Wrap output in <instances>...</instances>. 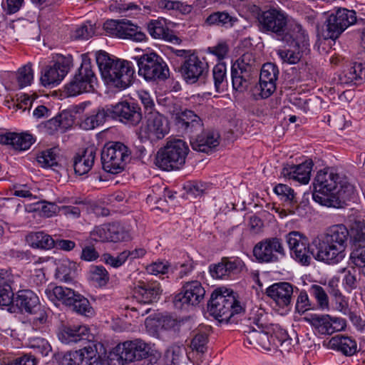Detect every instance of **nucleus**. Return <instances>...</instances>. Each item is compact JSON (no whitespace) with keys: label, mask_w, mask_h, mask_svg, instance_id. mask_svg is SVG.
<instances>
[{"label":"nucleus","mask_w":365,"mask_h":365,"mask_svg":"<svg viewBox=\"0 0 365 365\" xmlns=\"http://www.w3.org/2000/svg\"><path fill=\"white\" fill-rule=\"evenodd\" d=\"M210 314L220 322H227L233 315L242 311L232 291L219 288L215 289L207 304Z\"/></svg>","instance_id":"nucleus-1"},{"label":"nucleus","mask_w":365,"mask_h":365,"mask_svg":"<svg viewBox=\"0 0 365 365\" xmlns=\"http://www.w3.org/2000/svg\"><path fill=\"white\" fill-rule=\"evenodd\" d=\"M189 152L187 144L181 139H173L158 150L155 165L162 170H178L185 163Z\"/></svg>","instance_id":"nucleus-2"},{"label":"nucleus","mask_w":365,"mask_h":365,"mask_svg":"<svg viewBox=\"0 0 365 365\" xmlns=\"http://www.w3.org/2000/svg\"><path fill=\"white\" fill-rule=\"evenodd\" d=\"M131 151L123 143L115 142L106 144L101 152V161L105 171L119 173L130 160Z\"/></svg>","instance_id":"nucleus-3"},{"label":"nucleus","mask_w":365,"mask_h":365,"mask_svg":"<svg viewBox=\"0 0 365 365\" xmlns=\"http://www.w3.org/2000/svg\"><path fill=\"white\" fill-rule=\"evenodd\" d=\"M131 58L137 62L139 75L147 81L165 80L169 76L167 63L156 53L150 52Z\"/></svg>","instance_id":"nucleus-4"},{"label":"nucleus","mask_w":365,"mask_h":365,"mask_svg":"<svg viewBox=\"0 0 365 365\" xmlns=\"http://www.w3.org/2000/svg\"><path fill=\"white\" fill-rule=\"evenodd\" d=\"M97 78L93 70L91 60L83 58L81 65L73 78L65 86V92L68 96H76L94 91Z\"/></svg>","instance_id":"nucleus-5"},{"label":"nucleus","mask_w":365,"mask_h":365,"mask_svg":"<svg viewBox=\"0 0 365 365\" xmlns=\"http://www.w3.org/2000/svg\"><path fill=\"white\" fill-rule=\"evenodd\" d=\"M103 29L109 36L123 40L143 42L147 39L141 28L126 19L108 20L103 24Z\"/></svg>","instance_id":"nucleus-6"},{"label":"nucleus","mask_w":365,"mask_h":365,"mask_svg":"<svg viewBox=\"0 0 365 365\" xmlns=\"http://www.w3.org/2000/svg\"><path fill=\"white\" fill-rule=\"evenodd\" d=\"M289 16L283 10L274 7L258 14L259 30L264 34H274L279 40L287 27Z\"/></svg>","instance_id":"nucleus-7"},{"label":"nucleus","mask_w":365,"mask_h":365,"mask_svg":"<svg viewBox=\"0 0 365 365\" xmlns=\"http://www.w3.org/2000/svg\"><path fill=\"white\" fill-rule=\"evenodd\" d=\"M146 122L138 131V137L142 142L155 143L165 138L170 131L168 119L158 112L146 114Z\"/></svg>","instance_id":"nucleus-8"},{"label":"nucleus","mask_w":365,"mask_h":365,"mask_svg":"<svg viewBox=\"0 0 365 365\" xmlns=\"http://www.w3.org/2000/svg\"><path fill=\"white\" fill-rule=\"evenodd\" d=\"M252 320V325L249 330L245 331L247 333L246 340L250 344L264 350H271L272 343H274L270 335L271 331H274V327L264 322L262 313L258 314Z\"/></svg>","instance_id":"nucleus-9"},{"label":"nucleus","mask_w":365,"mask_h":365,"mask_svg":"<svg viewBox=\"0 0 365 365\" xmlns=\"http://www.w3.org/2000/svg\"><path fill=\"white\" fill-rule=\"evenodd\" d=\"M312 246L313 257L317 260L327 264H337L346 256L345 250L341 246L334 244L322 235L313 240Z\"/></svg>","instance_id":"nucleus-10"},{"label":"nucleus","mask_w":365,"mask_h":365,"mask_svg":"<svg viewBox=\"0 0 365 365\" xmlns=\"http://www.w3.org/2000/svg\"><path fill=\"white\" fill-rule=\"evenodd\" d=\"M356 21L355 11L346 9H339L330 14L325 22L324 36L325 38L336 39L349 26Z\"/></svg>","instance_id":"nucleus-11"},{"label":"nucleus","mask_w":365,"mask_h":365,"mask_svg":"<svg viewBox=\"0 0 365 365\" xmlns=\"http://www.w3.org/2000/svg\"><path fill=\"white\" fill-rule=\"evenodd\" d=\"M253 255L260 262H276L285 256L282 240L276 237L265 238L253 248Z\"/></svg>","instance_id":"nucleus-12"},{"label":"nucleus","mask_w":365,"mask_h":365,"mask_svg":"<svg viewBox=\"0 0 365 365\" xmlns=\"http://www.w3.org/2000/svg\"><path fill=\"white\" fill-rule=\"evenodd\" d=\"M340 177L332 171L326 170L317 173L314 182L313 199L322 205L326 206L333 191L337 189Z\"/></svg>","instance_id":"nucleus-13"},{"label":"nucleus","mask_w":365,"mask_h":365,"mask_svg":"<svg viewBox=\"0 0 365 365\" xmlns=\"http://www.w3.org/2000/svg\"><path fill=\"white\" fill-rule=\"evenodd\" d=\"M279 74L278 67L275 64L264 63L261 68L259 83L252 89L254 98L258 100L271 96L276 91Z\"/></svg>","instance_id":"nucleus-14"},{"label":"nucleus","mask_w":365,"mask_h":365,"mask_svg":"<svg viewBox=\"0 0 365 365\" xmlns=\"http://www.w3.org/2000/svg\"><path fill=\"white\" fill-rule=\"evenodd\" d=\"M205 290L198 281L186 282L175 296L173 304L178 309L195 307L204 299Z\"/></svg>","instance_id":"nucleus-15"},{"label":"nucleus","mask_w":365,"mask_h":365,"mask_svg":"<svg viewBox=\"0 0 365 365\" xmlns=\"http://www.w3.org/2000/svg\"><path fill=\"white\" fill-rule=\"evenodd\" d=\"M72 64L71 56H61L52 66H46L41 72V83L45 87L59 84L68 73Z\"/></svg>","instance_id":"nucleus-16"},{"label":"nucleus","mask_w":365,"mask_h":365,"mask_svg":"<svg viewBox=\"0 0 365 365\" xmlns=\"http://www.w3.org/2000/svg\"><path fill=\"white\" fill-rule=\"evenodd\" d=\"M134 73L135 71L130 62L117 59L113 68L110 69L106 81L110 86L123 90L130 86Z\"/></svg>","instance_id":"nucleus-17"},{"label":"nucleus","mask_w":365,"mask_h":365,"mask_svg":"<svg viewBox=\"0 0 365 365\" xmlns=\"http://www.w3.org/2000/svg\"><path fill=\"white\" fill-rule=\"evenodd\" d=\"M150 351V345L140 339L126 341L116 346L119 358L129 362L146 358Z\"/></svg>","instance_id":"nucleus-18"},{"label":"nucleus","mask_w":365,"mask_h":365,"mask_svg":"<svg viewBox=\"0 0 365 365\" xmlns=\"http://www.w3.org/2000/svg\"><path fill=\"white\" fill-rule=\"evenodd\" d=\"M286 239L293 258L303 265H308L312 251H309L307 238L299 232L293 231L287 235Z\"/></svg>","instance_id":"nucleus-19"},{"label":"nucleus","mask_w":365,"mask_h":365,"mask_svg":"<svg viewBox=\"0 0 365 365\" xmlns=\"http://www.w3.org/2000/svg\"><path fill=\"white\" fill-rule=\"evenodd\" d=\"M279 40L294 46L302 51H305L309 45L308 34L302 25L296 21H288L287 27Z\"/></svg>","instance_id":"nucleus-20"},{"label":"nucleus","mask_w":365,"mask_h":365,"mask_svg":"<svg viewBox=\"0 0 365 365\" xmlns=\"http://www.w3.org/2000/svg\"><path fill=\"white\" fill-rule=\"evenodd\" d=\"M108 112L109 116L118 118L120 121L125 123L137 125L142 120L140 108L126 101L120 102L111 108H108Z\"/></svg>","instance_id":"nucleus-21"},{"label":"nucleus","mask_w":365,"mask_h":365,"mask_svg":"<svg viewBox=\"0 0 365 365\" xmlns=\"http://www.w3.org/2000/svg\"><path fill=\"white\" fill-rule=\"evenodd\" d=\"M208 71L207 63L196 55H190L181 66L180 72L187 83H195Z\"/></svg>","instance_id":"nucleus-22"},{"label":"nucleus","mask_w":365,"mask_h":365,"mask_svg":"<svg viewBox=\"0 0 365 365\" xmlns=\"http://www.w3.org/2000/svg\"><path fill=\"white\" fill-rule=\"evenodd\" d=\"M57 336L63 344H72L89 340L90 329L85 325L63 324L58 328Z\"/></svg>","instance_id":"nucleus-23"},{"label":"nucleus","mask_w":365,"mask_h":365,"mask_svg":"<svg viewBox=\"0 0 365 365\" xmlns=\"http://www.w3.org/2000/svg\"><path fill=\"white\" fill-rule=\"evenodd\" d=\"M162 292L160 284L157 282L150 283L139 282L135 286L133 294L140 303L152 304L160 299Z\"/></svg>","instance_id":"nucleus-24"},{"label":"nucleus","mask_w":365,"mask_h":365,"mask_svg":"<svg viewBox=\"0 0 365 365\" xmlns=\"http://www.w3.org/2000/svg\"><path fill=\"white\" fill-rule=\"evenodd\" d=\"M175 122L179 130L189 135L201 130L203 127L201 118L192 110L187 109L177 113Z\"/></svg>","instance_id":"nucleus-25"},{"label":"nucleus","mask_w":365,"mask_h":365,"mask_svg":"<svg viewBox=\"0 0 365 365\" xmlns=\"http://www.w3.org/2000/svg\"><path fill=\"white\" fill-rule=\"evenodd\" d=\"M309 323L321 334L331 335L335 331L344 329V320L331 318L329 315H312L308 319Z\"/></svg>","instance_id":"nucleus-26"},{"label":"nucleus","mask_w":365,"mask_h":365,"mask_svg":"<svg viewBox=\"0 0 365 365\" xmlns=\"http://www.w3.org/2000/svg\"><path fill=\"white\" fill-rule=\"evenodd\" d=\"M265 293L277 305L284 308L291 304L293 286L289 282L274 283L266 289Z\"/></svg>","instance_id":"nucleus-27"},{"label":"nucleus","mask_w":365,"mask_h":365,"mask_svg":"<svg viewBox=\"0 0 365 365\" xmlns=\"http://www.w3.org/2000/svg\"><path fill=\"white\" fill-rule=\"evenodd\" d=\"M313 162L311 160L295 165H285L282 170V175L284 178L292 179L302 184H307L310 180Z\"/></svg>","instance_id":"nucleus-28"},{"label":"nucleus","mask_w":365,"mask_h":365,"mask_svg":"<svg viewBox=\"0 0 365 365\" xmlns=\"http://www.w3.org/2000/svg\"><path fill=\"white\" fill-rule=\"evenodd\" d=\"M96 153L97 148L90 145L76 153L73 158L75 173L79 175L88 173L94 165Z\"/></svg>","instance_id":"nucleus-29"},{"label":"nucleus","mask_w":365,"mask_h":365,"mask_svg":"<svg viewBox=\"0 0 365 365\" xmlns=\"http://www.w3.org/2000/svg\"><path fill=\"white\" fill-rule=\"evenodd\" d=\"M245 264L240 258H222L221 262L210 269L211 274L217 279H224L242 271Z\"/></svg>","instance_id":"nucleus-30"},{"label":"nucleus","mask_w":365,"mask_h":365,"mask_svg":"<svg viewBox=\"0 0 365 365\" xmlns=\"http://www.w3.org/2000/svg\"><path fill=\"white\" fill-rule=\"evenodd\" d=\"M354 186L346 180H339L337 189L332 192L331 195L327 202V207L339 208L342 207L354 195Z\"/></svg>","instance_id":"nucleus-31"},{"label":"nucleus","mask_w":365,"mask_h":365,"mask_svg":"<svg viewBox=\"0 0 365 365\" xmlns=\"http://www.w3.org/2000/svg\"><path fill=\"white\" fill-rule=\"evenodd\" d=\"M193 150L208 153L220 143V135L213 130L204 131L191 140Z\"/></svg>","instance_id":"nucleus-32"},{"label":"nucleus","mask_w":365,"mask_h":365,"mask_svg":"<svg viewBox=\"0 0 365 365\" xmlns=\"http://www.w3.org/2000/svg\"><path fill=\"white\" fill-rule=\"evenodd\" d=\"M328 349L341 352L346 356L354 355L357 352V344L349 336L337 334L332 336L327 342Z\"/></svg>","instance_id":"nucleus-33"},{"label":"nucleus","mask_w":365,"mask_h":365,"mask_svg":"<svg viewBox=\"0 0 365 365\" xmlns=\"http://www.w3.org/2000/svg\"><path fill=\"white\" fill-rule=\"evenodd\" d=\"M147 29L153 38L163 39L173 43L180 42V38L170 31L163 19L151 20L147 25Z\"/></svg>","instance_id":"nucleus-34"},{"label":"nucleus","mask_w":365,"mask_h":365,"mask_svg":"<svg viewBox=\"0 0 365 365\" xmlns=\"http://www.w3.org/2000/svg\"><path fill=\"white\" fill-rule=\"evenodd\" d=\"M365 81V66L361 63H354L339 76L340 84H361Z\"/></svg>","instance_id":"nucleus-35"},{"label":"nucleus","mask_w":365,"mask_h":365,"mask_svg":"<svg viewBox=\"0 0 365 365\" xmlns=\"http://www.w3.org/2000/svg\"><path fill=\"white\" fill-rule=\"evenodd\" d=\"M322 236L346 250L349 232L344 224H336L329 227Z\"/></svg>","instance_id":"nucleus-36"},{"label":"nucleus","mask_w":365,"mask_h":365,"mask_svg":"<svg viewBox=\"0 0 365 365\" xmlns=\"http://www.w3.org/2000/svg\"><path fill=\"white\" fill-rule=\"evenodd\" d=\"M45 294L51 302L54 303L61 302L68 307L69 304H71L76 292L66 287L49 285L45 289Z\"/></svg>","instance_id":"nucleus-37"},{"label":"nucleus","mask_w":365,"mask_h":365,"mask_svg":"<svg viewBox=\"0 0 365 365\" xmlns=\"http://www.w3.org/2000/svg\"><path fill=\"white\" fill-rule=\"evenodd\" d=\"M14 303L21 311L32 313L38 307L39 299L31 290L24 289L17 292Z\"/></svg>","instance_id":"nucleus-38"},{"label":"nucleus","mask_w":365,"mask_h":365,"mask_svg":"<svg viewBox=\"0 0 365 365\" xmlns=\"http://www.w3.org/2000/svg\"><path fill=\"white\" fill-rule=\"evenodd\" d=\"M1 142L11 145L15 150H26L34 143V138L28 133H8L1 137Z\"/></svg>","instance_id":"nucleus-39"},{"label":"nucleus","mask_w":365,"mask_h":365,"mask_svg":"<svg viewBox=\"0 0 365 365\" xmlns=\"http://www.w3.org/2000/svg\"><path fill=\"white\" fill-rule=\"evenodd\" d=\"M108 116V109L106 110L103 108H98L86 114L81 121L80 126L84 130H93L103 124Z\"/></svg>","instance_id":"nucleus-40"},{"label":"nucleus","mask_w":365,"mask_h":365,"mask_svg":"<svg viewBox=\"0 0 365 365\" xmlns=\"http://www.w3.org/2000/svg\"><path fill=\"white\" fill-rule=\"evenodd\" d=\"M26 240L33 248L50 250L55 246V240L43 232H31L26 236Z\"/></svg>","instance_id":"nucleus-41"},{"label":"nucleus","mask_w":365,"mask_h":365,"mask_svg":"<svg viewBox=\"0 0 365 365\" xmlns=\"http://www.w3.org/2000/svg\"><path fill=\"white\" fill-rule=\"evenodd\" d=\"M98 345L96 341H89L88 344L83 349L77 350V353L80 355L81 365H98L99 361V355L98 353Z\"/></svg>","instance_id":"nucleus-42"},{"label":"nucleus","mask_w":365,"mask_h":365,"mask_svg":"<svg viewBox=\"0 0 365 365\" xmlns=\"http://www.w3.org/2000/svg\"><path fill=\"white\" fill-rule=\"evenodd\" d=\"M56 277L61 282H69L76 275L77 265L68 259H59L56 263Z\"/></svg>","instance_id":"nucleus-43"},{"label":"nucleus","mask_w":365,"mask_h":365,"mask_svg":"<svg viewBox=\"0 0 365 365\" xmlns=\"http://www.w3.org/2000/svg\"><path fill=\"white\" fill-rule=\"evenodd\" d=\"M108 242H120L129 241L130 235L123 227L118 223H108Z\"/></svg>","instance_id":"nucleus-44"},{"label":"nucleus","mask_w":365,"mask_h":365,"mask_svg":"<svg viewBox=\"0 0 365 365\" xmlns=\"http://www.w3.org/2000/svg\"><path fill=\"white\" fill-rule=\"evenodd\" d=\"M68 307L76 313L86 317H90L93 314V310L89 301L78 293H76L71 304H69Z\"/></svg>","instance_id":"nucleus-45"},{"label":"nucleus","mask_w":365,"mask_h":365,"mask_svg":"<svg viewBox=\"0 0 365 365\" xmlns=\"http://www.w3.org/2000/svg\"><path fill=\"white\" fill-rule=\"evenodd\" d=\"M231 76L234 90L243 92L247 88L252 75L232 68Z\"/></svg>","instance_id":"nucleus-46"},{"label":"nucleus","mask_w":365,"mask_h":365,"mask_svg":"<svg viewBox=\"0 0 365 365\" xmlns=\"http://www.w3.org/2000/svg\"><path fill=\"white\" fill-rule=\"evenodd\" d=\"M215 89L217 92L225 90L227 86V68L224 63L215 65L212 70Z\"/></svg>","instance_id":"nucleus-47"},{"label":"nucleus","mask_w":365,"mask_h":365,"mask_svg":"<svg viewBox=\"0 0 365 365\" xmlns=\"http://www.w3.org/2000/svg\"><path fill=\"white\" fill-rule=\"evenodd\" d=\"M256 61L251 53H244L232 66L250 75L255 71Z\"/></svg>","instance_id":"nucleus-48"},{"label":"nucleus","mask_w":365,"mask_h":365,"mask_svg":"<svg viewBox=\"0 0 365 365\" xmlns=\"http://www.w3.org/2000/svg\"><path fill=\"white\" fill-rule=\"evenodd\" d=\"M351 262L358 267L365 276V245H352V251L350 254Z\"/></svg>","instance_id":"nucleus-49"},{"label":"nucleus","mask_w":365,"mask_h":365,"mask_svg":"<svg viewBox=\"0 0 365 365\" xmlns=\"http://www.w3.org/2000/svg\"><path fill=\"white\" fill-rule=\"evenodd\" d=\"M309 292L317 300L319 309L322 310H328L329 309V297L322 287L313 284L311 286Z\"/></svg>","instance_id":"nucleus-50"},{"label":"nucleus","mask_w":365,"mask_h":365,"mask_svg":"<svg viewBox=\"0 0 365 365\" xmlns=\"http://www.w3.org/2000/svg\"><path fill=\"white\" fill-rule=\"evenodd\" d=\"M96 58L101 75L106 80L110 73V69L115 63V60L110 58L108 54L104 51L97 53Z\"/></svg>","instance_id":"nucleus-51"},{"label":"nucleus","mask_w":365,"mask_h":365,"mask_svg":"<svg viewBox=\"0 0 365 365\" xmlns=\"http://www.w3.org/2000/svg\"><path fill=\"white\" fill-rule=\"evenodd\" d=\"M90 279L96 285L103 287L108 282L109 274L103 266H93L90 269Z\"/></svg>","instance_id":"nucleus-52"},{"label":"nucleus","mask_w":365,"mask_h":365,"mask_svg":"<svg viewBox=\"0 0 365 365\" xmlns=\"http://www.w3.org/2000/svg\"><path fill=\"white\" fill-rule=\"evenodd\" d=\"M33 79L34 71L30 63L19 68L16 73V80L20 88L31 85Z\"/></svg>","instance_id":"nucleus-53"},{"label":"nucleus","mask_w":365,"mask_h":365,"mask_svg":"<svg viewBox=\"0 0 365 365\" xmlns=\"http://www.w3.org/2000/svg\"><path fill=\"white\" fill-rule=\"evenodd\" d=\"M301 49L294 47V49H279L277 53L283 63L288 64H295L298 63L302 58Z\"/></svg>","instance_id":"nucleus-54"},{"label":"nucleus","mask_w":365,"mask_h":365,"mask_svg":"<svg viewBox=\"0 0 365 365\" xmlns=\"http://www.w3.org/2000/svg\"><path fill=\"white\" fill-rule=\"evenodd\" d=\"M38 163L42 168H50L57 164L56 155L53 149L41 152L36 157Z\"/></svg>","instance_id":"nucleus-55"},{"label":"nucleus","mask_w":365,"mask_h":365,"mask_svg":"<svg viewBox=\"0 0 365 365\" xmlns=\"http://www.w3.org/2000/svg\"><path fill=\"white\" fill-rule=\"evenodd\" d=\"M232 17L228 13L225 11H217L208 16L205 20V23L209 25L223 26L231 21Z\"/></svg>","instance_id":"nucleus-56"},{"label":"nucleus","mask_w":365,"mask_h":365,"mask_svg":"<svg viewBox=\"0 0 365 365\" xmlns=\"http://www.w3.org/2000/svg\"><path fill=\"white\" fill-rule=\"evenodd\" d=\"M271 338L274 339V343H272V346H288L290 344L291 339L289 338L285 330L278 327H274V331H271Z\"/></svg>","instance_id":"nucleus-57"},{"label":"nucleus","mask_w":365,"mask_h":365,"mask_svg":"<svg viewBox=\"0 0 365 365\" xmlns=\"http://www.w3.org/2000/svg\"><path fill=\"white\" fill-rule=\"evenodd\" d=\"M208 341L207 334L205 332H197L191 341V348L197 352L204 353L207 349Z\"/></svg>","instance_id":"nucleus-58"},{"label":"nucleus","mask_w":365,"mask_h":365,"mask_svg":"<svg viewBox=\"0 0 365 365\" xmlns=\"http://www.w3.org/2000/svg\"><path fill=\"white\" fill-rule=\"evenodd\" d=\"M313 306L312 304L308 297L307 293L302 290L299 292L297 303H296V309L299 313H304L306 311L312 309Z\"/></svg>","instance_id":"nucleus-59"},{"label":"nucleus","mask_w":365,"mask_h":365,"mask_svg":"<svg viewBox=\"0 0 365 365\" xmlns=\"http://www.w3.org/2000/svg\"><path fill=\"white\" fill-rule=\"evenodd\" d=\"M31 347L34 349L36 352L45 356H48L51 351L50 344L48 341L42 338L34 339L31 342Z\"/></svg>","instance_id":"nucleus-60"},{"label":"nucleus","mask_w":365,"mask_h":365,"mask_svg":"<svg viewBox=\"0 0 365 365\" xmlns=\"http://www.w3.org/2000/svg\"><path fill=\"white\" fill-rule=\"evenodd\" d=\"M108 224L96 226L90 232L91 239L96 242H108Z\"/></svg>","instance_id":"nucleus-61"},{"label":"nucleus","mask_w":365,"mask_h":365,"mask_svg":"<svg viewBox=\"0 0 365 365\" xmlns=\"http://www.w3.org/2000/svg\"><path fill=\"white\" fill-rule=\"evenodd\" d=\"M31 314H32L31 320L34 326L39 327L47 323L48 312L44 308L41 307L39 304L38 307Z\"/></svg>","instance_id":"nucleus-62"},{"label":"nucleus","mask_w":365,"mask_h":365,"mask_svg":"<svg viewBox=\"0 0 365 365\" xmlns=\"http://www.w3.org/2000/svg\"><path fill=\"white\" fill-rule=\"evenodd\" d=\"M137 96L144 106L145 115L151 112H156L154 109V101L148 92L145 90H140L137 91Z\"/></svg>","instance_id":"nucleus-63"},{"label":"nucleus","mask_w":365,"mask_h":365,"mask_svg":"<svg viewBox=\"0 0 365 365\" xmlns=\"http://www.w3.org/2000/svg\"><path fill=\"white\" fill-rule=\"evenodd\" d=\"M14 299L11 284H7L0 288V306L8 307L14 302Z\"/></svg>","instance_id":"nucleus-64"}]
</instances>
